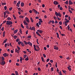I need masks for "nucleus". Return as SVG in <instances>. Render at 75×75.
I'll use <instances>...</instances> for the list:
<instances>
[{
	"label": "nucleus",
	"mask_w": 75,
	"mask_h": 75,
	"mask_svg": "<svg viewBox=\"0 0 75 75\" xmlns=\"http://www.w3.org/2000/svg\"><path fill=\"white\" fill-rule=\"evenodd\" d=\"M13 24V22L11 21H8L6 22V25H11Z\"/></svg>",
	"instance_id": "f257e3e1"
},
{
	"label": "nucleus",
	"mask_w": 75,
	"mask_h": 75,
	"mask_svg": "<svg viewBox=\"0 0 75 75\" xmlns=\"http://www.w3.org/2000/svg\"><path fill=\"white\" fill-rule=\"evenodd\" d=\"M37 31H38V32L40 33L41 34V33H42L43 32V31H42V30H37Z\"/></svg>",
	"instance_id": "f03ea898"
},
{
	"label": "nucleus",
	"mask_w": 75,
	"mask_h": 75,
	"mask_svg": "<svg viewBox=\"0 0 75 75\" xmlns=\"http://www.w3.org/2000/svg\"><path fill=\"white\" fill-rule=\"evenodd\" d=\"M3 56H4V57H7L8 56V54L7 53H5L4 54H3Z\"/></svg>",
	"instance_id": "7ed1b4c3"
},
{
	"label": "nucleus",
	"mask_w": 75,
	"mask_h": 75,
	"mask_svg": "<svg viewBox=\"0 0 75 75\" xmlns=\"http://www.w3.org/2000/svg\"><path fill=\"white\" fill-rule=\"evenodd\" d=\"M23 23L25 25H28V23L26 22L25 20L23 22Z\"/></svg>",
	"instance_id": "20e7f679"
},
{
	"label": "nucleus",
	"mask_w": 75,
	"mask_h": 75,
	"mask_svg": "<svg viewBox=\"0 0 75 75\" xmlns=\"http://www.w3.org/2000/svg\"><path fill=\"white\" fill-rule=\"evenodd\" d=\"M25 18L26 21L28 22V23H29V19L28 18L26 17Z\"/></svg>",
	"instance_id": "39448f33"
},
{
	"label": "nucleus",
	"mask_w": 75,
	"mask_h": 75,
	"mask_svg": "<svg viewBox=\"0 0 75 75\" xmlns=\"http://www.w3.org/2000/svg\"><path fill=\"white\" fill-rule=\"evenodd\" d=\"M53 3L54 4H55L56 5V4H58V2H57V1H54Z\"/></svg>",
	"instance_id": "423d86ee"
},
{
	"label": "nucleus",
	"mask_w": 75,
	"mask_h": 75,
	"mask_svg": "<svg viewBox=\"0 0 75 75\" xmlns=\"http://www.w3.org/2000/svg\"><path fill=\"white\" fill-rule=\"evenodd\" d=\"M15 51L16 52H17L18 54H19V51H20V50H18L17 49H16Z\"/></svg>",
	"instance_id": "0eeeda50"
},
{
	"label": "nucleus",
	"mask_w": 75,
	"mask_h": 75,
	"mask_svg": "<svg viewBox=\"0 0 75 75\" xmlns=\"http://www.w3.org/2000/svg\"><path fill=\"white\" fill-rule=\"evenodd\" d=\"M33 11H34L36 13V14H37V13H38V11H36V10H35L34 9H33Z\"/></svg>",
	"instance_id": "6e6552de"
},
{
	"label": "nucleus",
	"mask_w": 75,
	"mask_h": 75,
	"mask_svg": "<svg viewBox=\"0 0 75 75\" xmlns=\"http://www.w3.org/2000/svg\"><path fill=\"white\" fill-rule=\"evenodd\" d=\"M33 46H34L35 51H38V50H37V49L36 48V47H35V45H33Z\"/></svg>",
	"instance_id": "1a4fd4ad"
},
{
	"label": "nucleus",
	"mask_w": 75,
	"mask_h": 75,
	"mask_svg": "<svg viewBox=\"0 0 75 75\" xmlns=\"http://www.w3.org/2000/svg\"><path fill=\"white\" fill-rule=\"evenodd\" d=\"M21 7H24V4L23 2L21 3Z\"/></svg>",
	"instance_id": "9d476101"
},
{
	"label": "nucleus",
	"mask_w": 75,
	"mask_h": 75,
	"mask_svg": "<svg viewBox=\"0 0 75 75\" xmlns=\"http://www.w3.org/2000/svg\"><path fill=\"white\" fill-rule=\"evenodd\" d=\"M69 6H70L71 4H72V3L71 2V1H69Z\"/></svg>",
	"instance_id": "9b49d317"
},
{
	"label": "nucleus",
	"mask_w": 75,
	"mask_h": 75,
	"mask_svg": "<svg viewBox=\"0 0 75 75\" xmlns=\"http://www.w3.org/2000/svg\"><path fill=\"white\" fill-rule=\"evenodd\" d=\"M6 33V32L5 31H4V32L3 33V37H4L5 36V33Z\"/></svg>",
	"instance_id": "f8f14e48"
},
{
	"label": "nucleus",
	"mask_w": 75,
	"mask_h": 75,
	"mask_svg": "<svg viewBox=\"0 0 75 75\" xmlns=\"http://www.w3.org/2000/svg\"><path fill=\"white\" fill-rule=\"evenodd\" d=\"M20 63H22V57H20Z\"/></svg>",
	"instance_id": "ddd939ff"
},
{
	"label": "nucleus",
	"mask_w": 75,
	"mask_h": 75,
	"mask_svg": "<svg viewBox=\"0 0 75 75\" xmlns=\"http://www.w3.org/2000/svg\"><path fill=\"white\" fill-rule=\"evenodd\" d=\"M21 44L22 45V46H23V47H24V43L21 42Z\"/></svg>",
	"instance_id": "4468645a"
},
{
	"label": "nucleus",
	"mask_w": 75,
	"mask_h": 75,
	"mask_svg": "<svg viewBox=\"0 0 75 75\" xmlns=\"http://www.w3.org/2000/svg\"><path fill=\"white\" fill-rule=\"evenodd\" d=\"M36 47L37 49H38V50H40V48H39V47H38V45H36Z\"/></svg>",
	"instance_id": "2eb2a0df"
},
{
	"label": "nucleus",
	"mask_w": 75,
	"mask_h": 75,
	"mask_svg": "<svg viewBox=\"0 0 75 75\" xmlns=\"http://www.w3.org/2000/svg\"><path fill=\"white\" fill-rule=\"evenodd\" d=\"M24 42L25 43V45H27L28 44V42H26V41H24Z\"/></svg>",
	"instance_id": "dca6fc26"
},
{
	"label": "nucleus",
	"mask_w": 75,
	"mask_h": 75,
	"mask_svg": "<svg viewBox=\"0 0 75 75\" xmlns=\"http://www.w3.org/2000/svg\"><path fill=\"white\" fill-rule=\"evenodd\" d=\"M55 14L56 16H58V13L56 11H55Z\"/></svg>",
	"instance_id": "f3484780"
},
{
	"label": "nucleus",
	"mask_w": 75,
	"mask_h": 75,
	"mask_svg": "<svg viewBox=\"0 0 75 75\" xmlns=\"http://www.w3.org/2000/svg\"><path fill=\"white\" fill-rule=\"evenodd\" d=\"M15 73L16 75H18V71H15Z\"/></svg>",
	"instance_id": "a211bd4d"
},
{
	"label": "nucleus",
	"mask_w": 75,
	"mask_h": 75,
	"mask_svg": "<svg viewBox=\"0 0 75 75\" xmlns=\"http://www.w3.org/2000/svg\"><path fill=\"white\" fill-rule=\"evenodd\" d=\"M30 20H31V22H32V23H33V22H34V20H33V18H32V17L30 18Z\"/></svg>",
	"instance_id": "6ab92c4d"
},
{
	"label": "nucleus",
	"mask_w": 75,
	"mask_h": 75,
	"mask_svg": "<svg viewBox=\"0 0 75 75\" xmlns=\"http://www.w3.org/2000/svg\"><path fill=\"white\" fill-rule=\"evenodd\" d=\"M56 34H57V38H58L60 39V38H59V34H58V33H56Z\"/></svg>",
	"instance_id": "aec40b11"
},
{
	"label": "nucleus",
	"mask_w": 75,
	"mask_h": 75,
	"mask_svg": "<svg viewBox=\"0 0 75 75\" xmlns=\"http://www.w3.org/2000/svg\"><path fill=\"white\" fill-rule=\"evenodd\" d=\"M17 31H18V30L17 29L15 30V31H14V34H16V33H17Z\"/></svg>",
	"instance_id": "412c9836"
},
{
	"label": "nucleus",
	"mask_w": 75,
	"mask_h": 75,
	"mask_svg": "<svg viewBox=\"0 0 75 75\" xmlns=\"http://www.w3.org/2000/svg\"><path fill=\"white\" fill-rule=\"evenodd\" d=\"M41 58L42 62H44V59L43 57H41Z\"/></svg>",
	"instance_id": "4be33fe9"
},
{
	"label": "nucleus",
	"mask_w": 75,
	"mask_h": 75,
	"mask_svg": "<svg viewBox=\"0 0 75 75\" xmlns=\"http://www.w3.org/2000/svg\"><path fill=\"white\" fill-rule=\"evenodd\" d=\"M1 59H2V60L3 61H4V57H1Z\"/></svg>",
	"instance_id": "5701e85b"
},
{
	"label": "nucleus",
	"mask_w": 75,
	"mask_h": 75,
	"mask_svg": "<svg viewBox=\"0 0 75 75\" xmlns=\"http://www.w3.org/2000/svg\"><path fill=\"white\" fill-rule=\"evenodd\" d=\"M51 23L52 24H54L55 23V22L54 21H51Z\"/></svg>",
	"instance_id": "b1692460"
},
{
	"label": "nucleus",
	"mask_w": 75,
	"mask_h": 75,
	"mask_svg": "<svg viewBox=\"0 0 75 75\" xmlns=\"http://www.w3.org/2000/svg\"><path fill=\"white\" fill-rule=\"evenodd\" d=\"M28 44H29L31 46H32V43L30 42H28Z\"/></svg>",
	"instance_id": "393cba45"
},
{
	"label": "nucleus",
	"mask_w": 75,
	"mask_h": 75,
	"mask_svg": "<svg viewBox=\"0 0 75 75\" xmlns=\"http://www.w3.org/2000/svg\"><path fill=\"white\" fill-rule=\"evenodd\" d=\"M7 39H6L5 40L4 42H3V43H6V42H7Z\"/></svg>",
	"instance_id": "a878e982"
},
{
	"label": "nucleus",
	"mask_w": 75,
	"mask_h": 75,
	"mask_svg": "<svg viewBox=\"0 0 75 75\" xmlns=\"http://www.w3.org/2000/svg\"><path fill=\"white\" fill-rule=\"evenodd\" d=\"M36 26H37V27H40V25H38V23H36Z\"/></svg>",
	"instance_id": "bb28decb"
},
{
	"label": "nucleus",
	"mask_w": 75,
	"mask_h": 75,
	"mask_svg": "<svg viewBox=\"0 0 75 75\" xmlns=\"http://www.w3.org/2000/svg\"><path fill=\"white\" fill-rule=\"evenodd\" d=\"M39 20L40 21V22L42 23V22H43V21L42 20V19H39Z\"/></svg>",
	"instance_id": "cd10ccee"
},
{
	"label": "nucleus",
	"mask_w": 75,
	"mask_h": 75,
	"mask_svg": "<svg viewBox=\"0 0 75 75\" xmlns=\"http://www.w3.org/2000/svg\"><path fill=\"white\" fill-rule=\"evenodd\" d=\"M13 17L14 19V20H16V17L14 15H13Z\"/></svg>",
	"instance_id": "c85d7f7f"
},
{
	"label": "nucleus",
	"mask_w": 75,
	"mask_h": 75,
	"mask_svg": "<svg viewBox=\"0 0 75 75\" xmlns=\"http://www.w3.org/2000/svg\"><path fill=\"white\" fill-rule=\"evenodd\" d=\"M67 68L69 71H71V68H70V67H67Z\"/></svg>",
	"instance_id": "c756f323"
},
{
	"label": "nucleus",
	"mask_w": 75,
	"mask_h": 75,
	"mask_svg": "<svg viewBox=\"0 0 75 75\" xmlns=\"http://www.w3.org/2000/svg\"><path fill=\"white\" fill-rule=\"evenodd\" d=\"M54 49H55V50H58V47H54Z\"/></svg>",
	"instance_id": "7c9ffc66"
},
{
	"label": "nucleus",
	"mask_w": 75,
	"mask_h": 75,
	"mask_svg": "<svg viewBox=\"0 0 75 75\" xmlns=\"http://www.w3.org/2000/svg\"><path fill=\"white\" fill-rule=\"evenodd\" d=\"M20 30V33H21V34H22V31L21 30V29H19Z\"/></svg>",
	"instance_id": "2f4dec72"
},
{
	"label": "nucleus",
	"mask_w": 75,
	"mask_h": 75,
	"mask_svg": "<svg viewBox=\"0 0 75 75\" xmlns=\"http://www.w3.org/2000/svg\"><path fill=\"white\" fill-rule=\"evenodd\" d=\"M32 30H35V28L34 27H32Z\"/></svg>",
	"instance_id": "473e14b6"
},
{
	"label": "nucleus",
	"mask_w": 75,
	"mask_h": 75,
	"mask_svg": "<svg viewBox=\"0 0 75 75\" xmlns=\"http://www.w3.org/2000/svg\"><path fill=\"white\" fill-rule=\"evenodd\" d=\"M17 37L16 35H15L13 36V38L14 39H16V38H17Z\"/></svg>",
	"instance_id": "72a5a7b5"
},
{
	"label": "nucleus",
	"mask_w": 75,
	"mask_h": 75,
	"mask_svg": "<svg viewBox=\"0 0 75 75\" xmlns=\"http://www.w3.org/2000/svg\"><path fill=\"white\" fill-rule=\"evenodd\" d=\"M4 8L5 9V10H7V6H5L4 7Z\"/></svg>",
	"instance_id": "f704fd0d"
},
{
	"label": "nucleus",
	"mask_w": 75,
	"mask_h": 75,
	"mask_svg": "<svg viewBox=\"0 0 75 75\" xmlns=\"http://www.w3.org/2000/svg\"><path fill=\"white\" fill-rule=\"evenodd\" d=\"M2 64H3L4 65V64H6V63L5 62H4V61H3L2 62Z\"/></svg>",
	"instance_id": "c9c22d12"
},
{
	"label": "nucleus",
	"mask_w": 75,
	"mask_h": 75,
	"mask_svg": "<svg viewBox=\"0 0 75 75\" xmlns=\"http://www.w3.org/2000/svg\"><path fill=\"white\" fill-rule=\"evenodd\" d=\"M19 17L20 18H23L24 17V16H19Z\"/></svg>",
	"instance_id": "e433bc0d"
},
{
	"label": "nucleus",
	"mask_w": 75,
	"mask_h": 75,
	"mask_svg": "<svg viewBox=\"0 0 75 75\" xmlns=\"http://www.w3.org/2000/svg\"><path fill=\"white\" fill-rule=\"evenodd\" d=\"M21 26L22 28H24V26L22 24H21Z\"/></svg>",
	"instance_id": "4c0bfd02"
},
{
	"label": "nucleus",
	"mask_w": 75,
	"mask_h": 75,
	"mask_svg": "<svg viewBox=\"0 0 75 75\" xmlns=\"http://www.w3.org/2000/svg\"><path fill=\"white\" fill-rule=\"evenodd\" d=\"M59 24L60 25H62V22H61V21H60V22H59Z\"/></svg>",
	"instance_id": "58836bf2"
},
{
	"label": "nucleus",
	"mask_w": 75,
	"mask_h": 75,
	"mask_svg": "<svg viewBox=\"0 0 75 75\" xmlns=\"http://www.w3.org/2000/svg\"><path fill=\"white\" fill-rule=\"evenodd\" d=\"M6 13H7V14H9L10 13V12H8V11H6Z\"/></svg>",
	"instance_id": "ea45409f"
},
{
	"label": "nucleus",
	"mask_w": 75,
	"mask_h": 75,
	"mask_svg": "<svg viewBox=\"0 0 75 75\" xmlns=\"http://www.w3.org/2000/svg\"><path fill=\"white\" fill-rule=\"evenodd\" d=\"M7 20H11V18L8 17V18H7Z\"/></svg>",
	"instance_id": "a19ab883"
},
{
	"label": "nucleus",
	"mask_w": 75,
	"mask_h": 75,
	"mask_svg": "<svg viewBox=\"0 0 75 75\" xmlns=\"http://www.w3.org/2000/svg\"><path fill=\"white\" fill-rule=\"evenodd\" d=\"M20 1H19L18 2V3H17V4H19V5L20 4Z\"/></svg>",
	"instance_id": "79ce46f5"
},
{
	"label": "nucleus",
	"mask_w": 75,
	"mask_h": 75,
	"mask_svg": "<svg viewBox=\"0 0 75 75\" xmlns=\"http://www.w3.org/2000/svg\"><path fill=\"white\" fill-rule=\"evenodd\" d=\"M36 34H37V35H40V33H38L37 31L36 32Z\"/></svg>",
	"instance_id": "37998d69"
},
{
	"label": "nucleus",
	"mask_w": 75,
	"mask_h": 75,
	"mask_svg": "<svg viewBox=\"0 0 75 75\" xmlns=\"http://www.w3.org/2000/svg\"><path fill=\"white\" fill-rule=\"evenodd\" d=\"M1 4L2 5H6V3H1Z\"/></svg>",
	"instance_id": "c03bdc74"
},
{
	"label": "nucleus",
	"mask_w": 75,
	"mask_h": 75,
	"mask_svg": "<svg viewBox=\"0 0 75 75\" xmlns=\"http://www.w3.org/2000/svg\"><path fill=\"white\" fill-rule=\"evenodd\" d=\"M6 11L5 12H4V16H6Z\"/></svg>",
	"instance_id": "a18cd8bd"
},
{
	"label": "nucleus",
	"mask_w": 75,
	"mask_h": 75,
	"mask_svg": "<svg viewBox=\"0 0 75 75\" xmlns=\"http://www.w3.org/2000/svg\"><path fill=\"white\" fill-rule=\"evenodd\" d=\"M43 56L44 58H46V55L45 54H43Z\"/></svg>",
	"instance_id": "49530a36"
},
{
	"label": "nucleus",
	"mask_w": 75,
	"mask_h": 75,
	"mask_svg": "<svg viewBox=\"0 0 75 75\" xmlns=\"http://www.w3.org/2000/svg\"><path fill=\"white\" fill-rule=\"evenodd\" d=\"M65 3L66 4H68V1H67L65 2Z\"/></svg>",
	"instance_id": "de8ad7c7"
},
{
	"label": "nucleus",
	"mask_w": 75,
	"mask_h": 75,
	"mask_svg": "<svg viewBox=\"0 0 75 75\" xmlns=\"http://www.w3.org/2000/svg\"><path fill=\"white\" fill-rule=\"evenodd\" d=\"M53 18H54L55 20H57V17H56L55 16H54V17H53Z\"/></svg>",
	"instance_id": "09e8293b"
},
{
	"label": "nucleus",
	"mask_w": 75,
	"mask_h": 75,
	"mask_svg": "<svg viewBox=\"0 0 75 75\" xmlns=\"http://www.w3.org/2000/svg\"><path fill=\"white\" fill-rule=\"evenodd\" d=\"M38 71H41V69H40V68L39 67L38 68Z\"/></svg>",
	"instance_id": "8fccbe9b"
},
{
	"label": "nucleus",
	"mask_w": 75,
	"mask_h": 75,
	"mask_svg": "<svg viewBox=\"0 0 75 75\" xmlns=\"http://www.w3.org/2000/svg\"><path fill=\"white\" fill-rule=\"evenodd\" d=\"M17 47L18 50H20V47H19L18 46H17Z\"/></svg>",
	"instance_id": "3c124183"
},
{
	"label": "nucleus",
	"mask_w": 75,
	"mask_h": 75,
	"mask_svg": "<svg viewBox=\"0 0 75 75\" xmlns=\"http://www.w3.org/2000/svg\"><path fill=\"white\" fill-rule=\"evenodd\" d=\"M18 45H20V44H21V42L20 41H19L18 42Z\"/></svg>",
	"instance_id": "603ef678"
},
{
	"label": "nucleus",
	"mask_w": 75,
	"mask_h": 75,
	"mask_svg": "<svg viewBox=\"0 0 75 75\" xmlns=\"http://www.w3.org/2000/svg\"><path fill=\"white\" fill-rule=\"evenodd\" d=\"M18 9L19 11H21V8H18Z\"/></svg>",
	"instance_id": "864d4df0"
},
{
	"label": "nucleus",
	"mask_w": 75,
	"mask_h": 75,
	"mask_svg": "<svg viewBox=\"0 0 75 75\" xmlns=\"http://www.w3.org/2000/svg\"><path fill=\"white\" fill-rule=\"evenodd\" d=\"M62 71H63V72L65 74V73H66V71L65 70V71H64V70H62Z\"/></svg>",
	"instance_id": "5fc2aeb1"
},
{
	"label": "nucleus",
	"mask_w": 75,
	"mask_h": 75,
	"mask_svg": "<svg viewBox=\"0 0 75 75\" xmlns=\"http://www.w3.org/2000/svg\"><path fill=\"white\" fill-rule=\"evenodd\" d=\"M57 64H58V63H56L55 64V66H56V68H57Z\"/></svg>",
	"instance_id": "6e6d98bb"
},
{
	"label": "nucleus",
	"mask_w": 75,
	"mask_h": 75,
	"mask_svg": "<svg viewBox=\"0 0 75 75\" xmlns=\"http://www.w3.org/2000/svg\"><path fill=\"white\" fill-rule=\"evenodd\" d=\"M7 44L6 43H5V48H6V47H7Z\"/></svg>",
	"instance_id": "4d7b16f0"
},
{
	"label": "nucleus",
	"mask_w": 75,
	"mask_h": 75,
	"mask_svg": "<svg viewBox=\"0 0 75 75\" xmlns=\"http://www.w3.org/2000/svg\"><path fill=\"white\" fill-rule=\"evenodd\" d=\"M26 57H27V55H24V58H26Z\"/></svg>",
	"instance_id": "13d9d810"
},
{
	"label": "nucleus",
	"mask_w": 75,
	"mask_h": 75,
	"mask_svg": "<svg viewBox=\"0 0 75 75\" xmlns=\"http://www.w3.org/2000/svg\"><path fill=\"white\" fill-rule=\"evenodd\" d=\"M28 58H26L25 59V61H28Z\"/></svg>",
	"instance_id": "bf43d9fd"
},
{
	"label": "nucleus",
	"mask_w": 75,
	"mask_h": 75,
	"mask_svg": "<svg viewBox=\"0 0 75 75\" xmlns=\"http://www.w3.org/2000/svg\"><path fill=\"white\" fill-rule=\"evenodd\" d=\"M60 10H62L63 9L62 8V7H61L60 8H59Z\"/></svg>",
	"instance_id": "052dcab7"
},
{
	"label": "nucleus",
	"mask_w": 75,
	"mask_h": 75,
	"mask_svg": "<svg viewBox=\"0 0 75 75\" xmlns=\"http://www.w3.org/2000/svg\"><path fill=\"white\" fill-rule=\"evenodd\" d=\"M50 61V59L48 58L47 59V62H48V61Z\"/></svg>",
	"instance_id": "680f3d73"
},
{
	"label": "nucleus",
	"mask_w": 75,
	"mask_h": 75,
	"mask_svg": "<svg viewBox=\"0 0 75 75\" xmlns=\"http://www.w3.org/2000/svg\"><path fill=\"white\" fill-rule=\"evenodd\" d=\"M68 17V16L67 15H66L65 16V18H67V17Z\"/></svg>",
	"instance_id": "e2e57ef3"
},
{
	"label": "nucleus",
	"mask_w": 75,
	"mask_h": 75,
	"mask_svg": "<svg viewBox=\"0 0 75 75\" xmlns=\"http://www.w3.org/2000/svg\"><path fill=\"white\" fill-rule=\"evenodd\" d=\"M11 53L13 54V53H14V51H13V50H11Z\"/></svg>",
	"instance_id": "0e129e2a"
},
{
	"label": "nucleus",
	"mask_w": 75,
	"mask_h": 75,
	"mask_svg": "<svg viewBox=\"0 0 75 75\" xmlns=\"http://www.w3.org/2000/svg\"><path fill=\"white\" fill-rule=\"evenodd\" d=\"M67 27H68V30H69V28H70V27H69V25H68V26Z\"/></svg>",
	"instance_id": "69168bd1"
},
{
	"label": "nucleus",
	"mask_w": 75,
	"mask_h": 75,
	"mask_svg": "<svg viewBox=\"0 0 75 75\" xmlns=\"http://www.w3.org/2000/svg\"><path fill=\"white\" fill-rule=\"evenodd\" d=\"M69 12H70V13H72V11H71V10H70L69 9Z\"/></svg>",
	"instance_id": "338daca9"
},
{
	"label": "nucleus",
	"mask_w": 75,
	"mask_h": 75,
	"mask_svg": "<svg viewBox=\"0 0 75 75\" xmlns=\"http://www.w3.org/2000/svg\"><path fill=\"white\" fill-rule=\"evenodd\" d=\"M50 62H51V63H52V62H53V61L52 60H50Z\"/></svg>",
	"instance_id": "774afa93"
}]
</instances>
